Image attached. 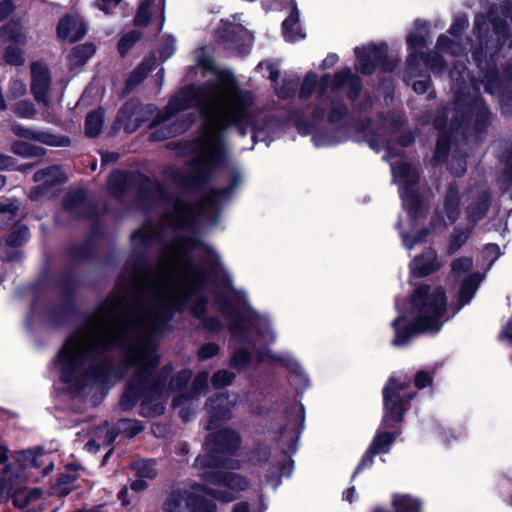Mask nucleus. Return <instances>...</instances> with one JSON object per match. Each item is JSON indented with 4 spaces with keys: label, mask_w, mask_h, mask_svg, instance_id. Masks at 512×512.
<instances>
[{
    "label": "nucleus",
    "mask_w": 512,
    "mask_h": 512,
    "mask_svg": "<svg viewBox=\"0 0 512 512\" xmlns=\"http://www.w3.org/2000/svg\"><path fill=\"white\" fill-rule=\"evenodd\" d=\"M240 181L237 175L230 188L209 193L196 208L175 201L160 228L145 224L133 233L136 245L149 244L166 227L176 235L163 249L156 267L135 276L132 294L123 292L108 298L66 339L54 367L68 390L77 392L103 381L109 368L105 352L118 346L125 350L129 363L140 369L137 390L149 386L141 404L142 415L154 417L164 412L163 384L150 378L151 369L158 364L157 337L172 313L202 289L205 267L218 262L217 253L196 239L189 228L197 215H214Z\"/></svg>",
    "instance_id": "f257e3e1"
},
{
    "label": "nucleus",
    "mask_w": 512,
    "mask_h": 512,
    "mask_svg": "<svg viewBox=\"0 0 512 512\" xmlns=\"http://www.w3.org/2000/svg\"><path fill=\"white\" fill-rule=\"evenodd\" d=\"M197 107L204 117L203 130L193 144L195 158L192 169L202 178L224 165L228 150L222 139L223 130L236 125L242 135L249 127L253 141H265L272 122L257 113L252 95L239 90L233 79L217 75L212 84L181 90L157 115V123L170 120L176 113Z\"/></svg>",
    "instance_id": "f03ea898"
},
{
    "label": "nucleus",
    "mask_w": 512,
    "mask_h": 512,
    "mask_svg": "<svg viewBox=\"0 0 512 512\" xmlns=\"http://www.w3.org/2000/svg\"><path fill=\"white\" fill-rule=\"evenodd\" d=\"M199 466H210L205 457L200 456L196 460ZM205 486L196 485L190 489L179 488L173 490L164 502L166 512H216V506L199 496L205 491L221 502L235 500L239 493L248 487L247 480L239 474L222 472L218 465H211L201 475Z\"/></svg>",
    "instance_id": "7ed1b4c3"
},
{
    "label": "nucleus",
    "mask_w": 512,
    "mask_h": 512,
    "mask_svg": "<svg viewBox=\"0 0 512 512\" xmlns=\"http://www.w3.org/2000/svg\"><path fill=\"white\" fill-rule=\"evenodd\" d=\"M447 300L440 287L421 286L411 297L406 312L396 318L392 326L395 331L392 344L396 347L406 345L409 340L420 333L438 332L448 320Z\"/></svg>",
    "instance_id": "20e7f679"
},
{
    "label": "nucleus",
    "mask_w": 512,
    "mask_h": 512,
    "mask_svg": "<svg viewBox=\"0 0 512 512\" xmlns=\"http://www.w3.org/2000/svg\"><path fill=\"white\" fill-rule=\"evenodd\" d=\"M43 467L41 475L48 474L53 469V462L46 453L23 451L17 453L14 461L5 466L0 476V494L11 495L16 507L24 508L32 501L39 499L41 490H26L21 485L33 478L32 469Z\"/></svg>",
    "instance_id": "39448f33"
},
{
    "label": "nucleus",
    "mask_w": 512,
    "mask_h": 512,
    "mask_svg": "<svg viewBox=\"0 0 512 512\" xmlns=\"http://www.w3.org/2000/svg\"><path fill=\"white\" fill-rule=\"evenodd\" d=\"M233 300L227 303L219 301V309L229 321L230 331L234 337L253 342L255 346L273 343L276 334L270 327L267 317L260 316L250 309L244 293L232 291Z\"/></svg>",
    "instance_id": "423d86ee"
},
{
    "label": "nucleus",
    "mask_w": 512,
    "mask_h": 512,
    "mask_svg": "<svg viewBox=\"0 0 512 512\" xmlns=\"http://www.w3.org/2000/svg\"><path fill=\"white\" fill-rule=\"evenodd\" d=\"M391 171L394 181L400 186V196L403 206L407 210L409 232H401L403 245L411 249L415 244L424 241L429 233L428 230H416L425 218V204L415 188L418 171L412 165L404 162L398 165L391 163Z\"/></svg>",
    "instance_id": "0eeeda50"
},
{
    "label": "nucleus",
    "mask_w": 512,
    "mask_h": 512,
    "mask_svg": "<svg viewBox=\"0 0 512 512\" xmlns=\"http://www.w3.org/2000/svg\"><path fill=\"white\" fill-rule=\"evenodd\" d=\"M360 89V79L352 74L349 68L335 74L332 81L329 75H324L320 81V101L314 112L315 117H324L329 108V121L337 122L346 114V107L339 99L341 94L346 93L351 99H354Z\"/></svg>",
    "instance_id": "6e6552de"
},
{
    "label": "nucleus",
    "mask_w": 512,
    "mask_h": 512,
    "mask_svg": "<svg viewBox=\"0 0 512 512\" xmlns=\"http://www.w3.org/2000/svg\"><path fill=\"white\" fill-rule=\"evenodd\" d=\"M234 407L228 396L223 393H217L211 397L207 404L209 421L205 425L206 430L211 432L205 442L206 450L210 453H232L239 447L240 438L232 430L222 428L220 423L231 417V409Z\"/></svg>",
    "instance_id": "1a4fd4ad"
},
{
    "label": "nucleus",
    "mask_w": 512,
    "mask_h": 512,
    "mask_svg": "<svg viewBox=\"0 0 512 512\" xmlns=\"http://www.w3.org/2000/svg\"><path fill=\"white\" fill-rule=\"evenodd\" d=\"M407 387L406 382H399L396 378L391 377L388 384L383 388V401L385 415L383 424L388 425L390 422H401L403 420L404 410L402 405L404 402L410 401L413 395L402 394Z\"/></svg>",
    "instance_id": "9d476101"
},
{
    "label": "nucleus",
    "mask_w": 512,
    "mask_h": 512,
    "mask_svg": "<svg viewBox=\"0 0 512 512\" xmlns=\"http://www.w3.org/2000/svg\"><path fill=\"white\" fill-rule=\"evenodd\" d=\"M426 34V25L417 24L415 31L409 33L407 36V44L410 50L407 66L411 73H415L417 71V66L419 65L420 61H423L424 64L432 70L441 71V69L444 67V62L440 57L435 56L432 59H424L422 54H419V51L424 46Z\"/></svg>",
    "instance_id": "9b49d317"
},
{
    "label": "nucleus",
    "mask_w": 512,
    "mask_h": 512,
    "mask_svg": "<svg viewBox=\"0 0 512 512\" xmlns=\"http://www.w3.org/2000/svg\"><path fill=\"white\" fill-rule=\"evenodd\" d=\"M464 194L458 187L451 185L444 196L443 205L438 208L431 220L433 231H438L452 225L459 217Z\"/></svg>",
    "instance_id": "f8f14e48"
},
{
    "label": "nucleus",
    "mask_w": 512,
    "mask_h": 512,
    "mask_svg": "<svg viewBox=\"0 0 512 512\" xmlns=\"http://www.w3.org/2000/svg\"><path fill=\"white\" fill-rule=\"evenodd\" d=\"M451 266L453 277L457 279L464 278L458 295V309H460L463 305L470 302L482 280V276L478 272L470 273L472 268V260L470 258L456 259Z\"/></svg>",
    "instance_id": "ddd939ff"
},
{
    "label": "nucleus",
    "mask_w": 512,
    "mask_h": 512,
    "mask_svg": "<svg viewBox=\"0 0 512 512\" xmlns=\"http://www.w3.org/2000/svg\"><path fill=\"white\" fill-rule=\"evenodd\" d=\"M217 38L225 44L227 48L241 51L242 46L251 44L252 34L241 24L233 20L222 21L221 27L217 31Z\"/></svg>",
    "instance_id": "4468645a"
},
{
    "label": "nucleus",
    "mask_w": 512,
    "mask_h": 512,
    "mask_svg": "<svg viewBox=\"0 0 512 512\" xmlns=\"http://www.w3.org/2000/svg\"><path fill=\"white\" fill-rule=\"evenodd\" d=\"M356 68L363 74H371L377 65L381 64L387 54L385 44L370 45L355 49Z\"/></svg>",
    "instance_id": "2eb2a0df"
},
{
    "label": "nucleus",
    "mask_w": 512,
    "mask_h": 512,
    "mask_svg": "<svg viewBox=\"0 0 512 512\" xmlns=\"http://www.w3.org/2000/svg\"><path fill=\"white\" fill-rule=\"evenodd\" d=\"M11 130L18 137L38 141L48 146L65 147L70 144L66 136L54 135L48 131L31 130L20 124H13Z\"/></svg>",
    "instance_id": "dca6fc26"
},
{
    "label": "nucleus",
    "mask_w": 512,
    "mask_h": 512,
    "mask_svg": "<svg viewBox=\"0 0 512 512\" xmlns=\"http://www.w3.org/2000/svg\"><path fill=\"white\" fill-rule=\"evenodd\" d=\"M34 181L43 183L38 185L30 192V198L33 200L38 199L44 194L48 187H52L55 184H61L66 181L65 173L58 166H51L46 169L37 171L34 174Z\"/></svg>",
    "instance_id": "f3484780"
},
{
    "label": "nucleus",
    "mask_w": 512,
    "mask_h": 512,
    "mask_svg": "<svg viewBox=\"0 0 512 512\" xmlns=\"http://www.w3.org/2000/svg\"><path fill=\"white\" fill-rule=\"evenodd\" d=\"M31 74V91L35 97V100L37 102H42L45 105H48V91L50 85L48 69L40 63H35L32 65Z\"/></svg>",
    "instance_id": "a211bd4d"
},
{
    "label": "nucleus",
    "mask_w": 512,
    "mask_h": 512,
    "mask_svg": "<svg viewBox=\"0 0 512 512\" xmlns=\"http://www.w3.org/2000/svg\"><path fill=\"white\" fill-rule=\"evenodd\" d=\"M395 439V435L383 432L378 433L373 442L371 443L369 449L362 457L360 463L356 467V470L354 472V476L360 472L362 469L366 467H370L373 463V457L378 453H385L388 451L389 446L393 443Z\"/></svg>",
    "instance_id": "6ab92c4d"
},
{
    "label": "nucleus",
    "mask_w": 512,
    "mask_h": 512,
    "mask_svg": "<svg viewBox=\"0 0 512 512\" xmlns=\"http://www.w3.org/2000/svg\"><path fill=\"white\" fill-rule=\"evenodd\" d=\"M86 26L78 15L64 17L58 25L57 34L62 40L74 42L84 36Z\"/></svg>",
    "instance_id": "aec40b11"
},
{
    "label": "nucleus",
    "mask_w": 512,
    "mask_h": 512,
    "mask_svg": "<svg viewBox=\"0 0 512 512\" xmlns=\"http://www.w3.org/2000/svg\"><path fill=\"white\" fill-rule=\"evenodd\" d=\"M164 3L165 0H144L135 16V26H146L151 17L158 15L160 18V28H162L164 23Z\"/></svg>",
    "instance_id": "412c9836"
},
{
    "label": "nucleus",
    "mask_w": 512,
    "mask_h": 512,
    "mask_svg": "<svg viewBox=\"0 0 512 512\" xmlns=\"http://www.w3.org/2000/svg\"><path fill=\"white\" fill-rule=\"evenodd\" d=\"M268 359H270L272 361L280 362V363L286 365L290 370H292L295 373V375L292 379V382L295 385H302L304 387L308 384V379L305 377V375L302 374L301 367H300L299 363L292 356H290L288 354H283L281 356H275L274 354H272V352L270 350L259 351V355H258V359H257L258 362L265 361Z\"/></svg>",
    "instance_id": "4be33fe9"
},
{
    "label": "nucleus",
    "mask_w": 512,
    "mask_h": 512,
    "mask_svg": "<svg viewBox=\"0 0 512 512\" xmlns=\"http://www.w3.org/2000/svg\"><path fill=\"white\" fill-rule=\"evenodd\" d=\"M209 375L206 372L199 374L193 383L192 396L180 395L173 401V406L179 408L180 417L184 421H188L190 417L189 408L185 407L186 404L189 406L192 404V399L195 395L200 394L208 386Z\"/></svg>",
    "instance_id": "5701e85b"
},
{
    "label": "nucleus",
    "mask_w": 512,
    "mask_h": 512,
    "mask_svg": "<svg viewBox=\"0 0 512 512\" xmlns=\"http://www.w3.org/2000/svg\"><path fill=\"white\" fill-rule=\"evenodd\" d=\"M290 2L292 4V9L289 17L283 22V35L287 41L295 42L303 39L305 34L302 33L299 26V11L296 7V3L294 0H290Z\"/></svg>",
    "instance_id": "b1692460"
},
{
    "label": "nucleus",
    "mask_w": 512,
    "mask_h": 512,
    "mask_svg": "<svg viewBox=\"0 0 512 512\" xmlns=\"http://www.w3.org/2000/svg\"><path fill=\"white\" fill-rule=\"evenodd\" d=\"M440 267L435 252L431 249L427 250L423 255L417 257L411 262V269L413 273L424 276Z\"/></svg>",
    "instance_id": "393cba45"
},
{
    "label": "nucleus",
    "mask_w": 512,
    "mask_h": 512,
    "mask_svg": "<svg viewBox=\"0 0 512 512\" xmlns=\"http://www.w3.org/2000/svg\"><path fill=\"white\" fill-rule=\"evenodd\" d=\"M118 122L128 133L134 132L139 126L138 112L135 110L134 104L127 103L118 113Z\"/></svg>",
    "instance_id": "a878e982"
},
{
    "label": "nucleus",
    "mask_w": 512,
    "mask_h": 512,
    "mask_svg": "<svg viewBox=\"0 0 512 512\" xmlns=\"http://www.w3.org/2000/svg\"><path fill=\"white\" fill-rule=\"evenodd\" d=\"M94 52V46L91 44L76 46L69 54V64L72 67L82 66L94 54Z\"/></svg>",
    "instance_id": "bb28decb"
},
{
    "label": "nucleus",
    "mask_w": 512,
    "mask_h": 512,
    "mask_svg": "<svg viewBox=\"0 0 512 512\" xmlns=\"http://www.w3.org/2000/svg\"><path fill=\"white\" fill-rule=\"evenodd\" d=\"M11 151L25 158L40 157L45 154V149L22 141L12 143Z\"/></svg>",
    "instance_id": "cd10ccee"
},
{
    "label": "nucleus",
    "mask_w": 512,
    "mask_h": 512,
    "mask_svg": "<svg viewBox=\"0 0 512 512\" xmlns=\"http://www.w3.org/2000/svg\"><path fill=\"white\" fill-rule=\"evenodd\" d=\"M396 512H419V502L408 495H394L392 501Z\"/></svg>",
    "instance_id": "c85d7f7f"
},
{
    "label": "nucleus",
    "mask_w": 512,
    "mask_h": 512,
    "mask_svg": "<svg viewBox=\"0 0 512 512\" xmlns=\"http://www.w3.org/2000/svg\"><path fill=\"white\" fill-rule=\"evenodd\" d=\"M392 131L391 124H385L383 127L380 128V131L376 134L370 135L371 130L368 129L366 132L367 141L369 142V145L375 149L380 150L382 148L388 147V138L387 134L388 132Z\"/></svg>",
    "instance_id": "c756f323"
},
{
    "label": "nucleus",
    "mask_w": 512,
    "mask_h": 512,
    "mask_svg": "<svg viewBox=\"0 0 512 512\" xmlns=\"http://www.w3.org/2000/svg\"><path fill=\"white\" fill-rule=\"evenodd\" d=\"M156 64L154 57L145 59L130 75L127 80L128 86H135L139 84L147 75L149 71L153 69Z\"/></svg>",
    "instance_id": "7c9ffc66"
},
{
    "label": "nucleus",
    "mask_w": 512,
    "mask_h": 512,
    "mask_svg": "<svg viewBox=\"0 0 512 512\" xmlns=\"http://www.w3.org/2000/svg\"><path fill=\"white\" fill-rule=\"evenodd\" d=\"M488 210V196L483 194L479 197L477 202L471 204L468 207L467 215L468 218L473 222H477L482 219Z\"/></svg>",
    "instance_id": "2f4dec72"
},
{
    "label": "nucleus",
    "mask_w": 512,
    "mask_h": 512,
    "mask_svg": "<svg viewBox=\"0 0 512 512\" xmlns=\"http://www.w3.org/2000/svg\"><path fill=\"white\" fill-rule=\"evenodd\" d=\"M103 114L101 111L90 113L85 121V133L89 137L97 136L102 128Z\"/></svg>",
    "instance_id": "473e14b6"
},
{
    "label": "nucleus",
    "mask_w": 512,
    "mask_h": 512,
    "mask_svg": "<svg viewBox=\"0 0 512 512\" xmlns=\"http://www.w3.org/2000/svg\"><path fill=\"white\" fill-rule=\"evenodd\" d=\"M0 38L5 41L21 43L24 38L22 27L17 23H9L0 29Z\"/></svg>",
    "instance_id": "72a5a7b5"
},
{
    "label": "nucleus",
    "mask_w": 512,
    "mask_h": 512,
    "mask_svg": "<svg viewBox=\"0 0 512 512\" xmlns=\"http://www.w3.org/2000/svg\"><path fill=\"white\" fill-rule=\"evenodd\" d=\"M134 470L139 478L153 479L156 477V469L153 461H138L134 463Z\"/></svg>",
    "instance_id": "f704fd0d"
},
{
    "label": "nucleus",
    "mask_w": 512,
    "mask_h": 512,
    "mask_svg": "<svg viewBox=\"0 0 512 512\" xmlns=\"http://www.w3.org/2000/svg\"><path fill=\"white\" fill-rule=\"evenodd\" d=\"M28 237V229L24 226H20L9 234L6 239V243L8 246L17 247L26 242Z\"/></svg>",
    "instance_id": "c9c22d12"
},
{
    "label": "nucleus",
    "mask_w": 512,
    "mask_h": 512,
    "mask_svg": "<svg viewBox=\"0 0 512 512\" xmlns=\"http://www.w3.org/2000/svg\"><path fill=\"white\" fill-rule=\"evenodd\" d=\"M437 49L440 52H448L451 55L460 54L463 48L458 43L452 42L448 37L442 35L438 38Z\"/></svg>",
    "instance_id": "e433bc0d"
},
{
    "label": "nucleus",
    "mask_w": 512,
    "mask_h": 512,
    "mask_svg": "<svg viewBox=\"0 0 512 512\" xmlns=\"http://www.w3.org/2000/svg\"><path fill=\"white\" fill-rule=\"evenodd\" d=\"M140 34L137 31H131L123 35L118 43L119 53L124 56L139 39Z\"/></svg>",
    "instance_id": "4c0bfd02"
},
{
    "label": "nucleus",
    "mask_w": 512,
    "mask_h": 512,
    "mask_svg": "<svg viewBox=\"0 0 512 512\" xmlns=\"http://www.w3.org/2000/svg\"><path fill=\"white\" fill-rule=\"evenodd\" d=\"M14 112L21 118L30 119L36 114V108L32 102L23 100L14 106Z\"/></svg>",
    "instance_id": "58836bf2"
},
{
    "label": "nucleus",
    "mask_w": 512,
    "mask_h": 512,
    "mask_svg": "<svg viewBox=\"0 0 512 512\" xmlns=\"http://www.w3.org/2000/svg\"><path fill=\"white\" fill-rule=\"evenodd\" d=\"M143 427L137 420L126 419L119 423V430L129 437H133L142 431Z\"/></svg>",
    "instance_id": "ea45409f"
},
{
    "label": "nucleus",
    "mask_w": 512,
    "mask_h": 512,
    "mask_svg": "<svg viewBox=\"0 0 512 512\" xmlns=\"http://www.w3.org/2000/svg\"><path fill=\"white\" fill-rule=\"evenodd\" d=\"M251 362L249 353L245 350L236 351L231 358V367L242 370Z\"/></svg>",
    "instance_id": "a19ab883"
},
{
    "label": "nucleus",
    "mask_w": 512,
    "mask_h": 512,
    "mask_svg": "<svg viewBox=\"0 0 512 512\" xmlns=\"http://www.w3.org/2000/svg\"><path fill=\"white\" fill-rule=\"evenodd\" d=\"M469 232L467 230L455 229L450 240V251L458 250L468 239Z\"/></svg>",
    "instance_id": "79ce46f5"
},
{
    "label": "nucleus",
    "mask_w": 512,
    "mask_h": 512,
    "mask_svg": "<svg viewBox=\"0 0 512 512\" xmlns=\"http://www.w3.org/2000/svg\"><path fill=\"white\" fill-rule=\"evenodd\" d=\"M235 375L228 370H221L214 374L212 383L215 387H223L229 385L234 380Z\"/></svg>",
    "instance_id": "37998d69"
},
{
    "label": "nucleus",
    "mask_w": 512,
    "mask_h": 512,
    "mask_svg": "<svg viewBox=\"0 0 512 512\" xmlns=\"http://www.w3.org/2000/svg\"><path fill=\"white\" fill-rule=\"evenodd\" d=\"M4 59L8 64L15 66L21 65L24 62L21 50L12 46L6 49Z\"/></svg>",
    "instance_id": "c03bdc74"
},
{
    "label": "nucleus",
    "mask_w": 512,
    "mask_h": 512,
    "mask_svg": "<svg viewBox=\"0 0 512 512\" xmlns=\"http://www.w3.org/2000/svg\"><path fill=\"white\" fill-rule=\"evenodd\" d=\"M317 82V76L313 72H309L306 74L305 79L302 83L301 89H300V95L303 98H306L311 95L315 85Z\"/></svg>",
    "instance_id": "a18cd8bd"
},
{
    "label": "nucleus",
    "mask_w": 512,
    "mask_h": 512,
    "mask_svg": "<svg viewBox=\"0 0 512 512\" xmlns=\"http://www.w3.org/2000/svg\"><path fill=\"white\" fill-rule=\"evenodd\" d=\"M297 88V82L295 80H283V85L280 86L278 83L274 86L275 92L281 98H286L294 93Z\"/></svg>",
    "instance_id": "49530a36"
},
{
    "label": "nucleus",
    "mask_w": 512,
    "mask_h": 512,
    "mask_svg": "<svg viewBox=\"0 0 512 512\" xmlns=\"http://www.w3.org/2000/svg\"><path fill=\"white\" fill-rule=\"evenodd\" d=\"M449 143V138L444 134L438 138L435 152V158L437 161H441L446 157L449 150Z\"/></svg>",
    "instance_id": "de8ad7c7"
},
{
    "label": "nucleus",
    "mask_w": 512,
    "mask_h": 512,
    "mask_svg": "<svg viewBox=\"0 0 512 512\" xmlns=\"http://www.w3.org/2000/svg\"><path fill=\"white\" fill-rule=\"evenodd\" d=\"M121 2L122 0H96L94 6L105 14H112Z\"/></svg>",
    "instance_id": "09e8293b"
},
{
    "label": "nucleus",
    "mask_w": 512,
    "mask_h": 512,
    "mask_svg": "<svg viewBox=\"0 0 512 512\" xmlns=\"http://www.w3.org/2000/svg\"><path fill=\"white\" fill-rule=\"evenodd\" d=\"M293 412V424L291 429L294 430V436L299 433V429L301 428L304 421V410L301 405H295L292 408Z\"/></svg>",
    "instance_id": "8fccbe9b"
},
{
    "label": "nucleus",
    "mask_w": 512,
    "mask_h": 512,
    "mask_svg": "<svg viewBox=\"0 0 512 512\" xmlns=\"http://www.w3.org/2000/svg\"><path fill=\"white\" fill-rule=\"evenodd\" d=\"M74 481V479L70 475H64L60 478L59 483L54 486L53 492L59 495H66L70 492V484Z\"/></svg>",
    "instance_id": "3c124183"
},
{
    "label": "nucleus",
    "mask_w": 512,
    "mask_h": 512,
    "mask_svg": "<svg viewBox=\"0 0 512 512\" xmlns=\"http://www.w3.org/2000/svg\"><path fill=\"white\" fill-rule=\"evenodd\" d=\"M26 92H27V86L21 80H15L9 89V94L13 99H16L18 97L25 95Z\"/></svg>",
    "instance_id": "603ef678"
},
{
    "label": "nucleus",
    "mask_w": 512,
    "mask_h": 512,
    "mask_svg": "<svg viewBox=\"0 0 512 512\" xmlns=\"http://www.w3.org/2000/svg\"><path fill=\"white\" fill-rule=\"evenodd\" d=\"M468 26V20L464 17H458L455 19L453 25L449 29V33L457 37L462 31H464Z\"/></svg>",
    "instance_id": "864d4df0"
},
{
    "label": "nucleus",
    "mask_w": 512,
    "mask_h": 512,
    "mask_svg": "<svg viewBox=\"0 0 512 512\" xmlns=\"http://www.w3.org/2000/svg\"><path fill=\"white\" fill-rule=\"evenodd\" d=\"M218 352V346L213 343L204 345L198 352V356L202 360H206L216 355Z\"/></svg>",
    "instance_id": "5fc2aeb1"
},
{
    "label": "nucleus",
    "mask_w": 512,
    "mask_h": 512,
    "mask_svg": "<svg viewBox=\"0 0 512 512\" xmlns=\"http://www.w3.org/2000/svg\"><path fill=\"white\" fill-rule=\"evenodd\" d=\"M191 378L190 371H181L178 375L172 379L170 385L174 388H180L182 385H185Z\"/></svg>",
    "instance_id": "6e6d98bb"
},
{
    "label": "nucleus",
    "mask_w": 512,
    "mask_h": 512,
    "mask_svg": "<svg viewBox=\"0 0 512 512\" xmlns=\"http://www.w3.org/2000/svg\"><path fill=\"white\" fill-rule=\"evenodd\" d=\"M483 254H484V257H486L487 259H489L490 261V264L489 266L492 265V263L499 257L500 255V249L497 245L495 244H488L484 251H483Z\"/></svg>",
    "instance_id": "4d7b16f0"
},
{
    "label": "nucleus",
    "mask_w": 512,
    "mask_h": 512,
    "mask_svg": "<svg viewBox=\"0 0 512 512\" xmlns=\"http://www.w3.org/2000/svg\"><path fill=\"white\" fill-rule=\"evenodd\" d=\"M175 51V39L173 37H168L166 39L165 45L162 47L160 51V55L164 59H168Z\"/></svg>",
    "instance_id": "13d9d810"
},
{
    "label": "nucleus",
    "mask_w": 512,
    "mask_h": 512,
    "mask_svg": "<svg viewBox=\"0 0 512 512\" xmlns=\"http://www.w3.org/2000/svg\"><path fill=\"white\" fill-rule=\"evenodd\" d=\"M15 9L14 4L10 0L0 2V21L6 19Z\"/></svg>",
    "instance_id": "bf43d9fd"
},
{
    "label": "nucleus",
    "mask_w": 512,
    "mask_h": 512,
    "mask_svg": "<svg viewBox=\"0 0 512 512\" xmlns=\"http://www.w3.org/2000/svg\"><path fill=\"white\" fill-rule=\"evenodd\" d=\"M203 54H204L203 48L197 52V55H196L197 64L205 70L212 69L213 63H212L211 59L208 56H204Z\"/></svg>",
    "instance_id": "052dcab7"
},
{
    "label": "nucleus",
    "mask_w": 512,
    "mask_h": 512,
    "mask_svg": "<svg viewBox=\"0 0 512 512\" xmlns=\"http://www.w3.org/2000/svg\"><path fill=\"white\" fill-rule=\"evenodd\" d=\"M431 382V376L424 371L418 372L415 377V385L417 388L422 389Z\"/></svg>",
    "instance_id": "680f3d73"
},
{
    "label": "nucleus",
    "mask_w": 512,
    "mask_h": 512,
    "mask_svg": "<svg viewBox=\"0 0 512 512\" xmlns=\"http://www.w3.org/2000/svg\"><path fill=\"white\" fill-rule=\"evenodd\" d=\"M265 508L256 509L251 507L247 502H240L233 508V512H264Z\"/></svg>",
    "instance_id": "e2e57ef3"
},
{
    "label": "nucleus",
    "mask_w": 512,
    "mask_h": 512,
    "mask_svg": "<svg viewBox=\"0 0 512 512\" xmlns=\"http://www.w3.org/2000/svg\"><path fill=\"white\" fill-rule=\"evenodd\" d=\"M258 68L259 69H266L269 71V74H268V78L272 81V82H276V80L278 79L279 77V71L275 69V67L272 65V64H269V63H260L258 65Z\"/></svg>",
    "instance_id": "0e129e2a"
},
{
    "label": "nucleus",
    "mask_w": 512,
    "mask_h": 512,
    "mask_svg": "<svg viewBox=\"0 0 512 512\" xmlns=\"http://www.w3.org/2000/svg\"><path fill=\"white\" fill-rule=\"evenodd\" d=\"M84 199V192L83 191H79L77 193H75L74 195L70 196L66 202H65V206L69 209L72 208V206L75 204H79L80 202H82Z\"/></svg>",
    "instance_id": "69168bd1"
},
{
    "label": "nucleus",
    "mask_w": 512,
    "mask_h": 512,
    "mask_svg": "<svg viewBox=\"0 0 512 512\" xmlns=\"http://www.w3.org/2000/svg\"><path fill=\"white\" fill-rule=\"evenodd\" d=\"M268 456V450L266 448H261L251 455V460L257 462L266 461L268 459Z\"/></svg>",
    "instance_id": "338daca9"
},
{
    "label": "nucleus",
    "mask_w": 512,
    "mask_h": 512,
    "mask_svg": "<svg viewBox=\"0 0 512 512\" xmlns=\"http://www.w3.org/2000/svg\"><path fill=\"white\" fill-rule=\"evenodd\" d=\"M500 336L508 339L512 343V319L503 328Z\"/></svg>",
    "instance_id": "774afa93"
}]
</instances>
